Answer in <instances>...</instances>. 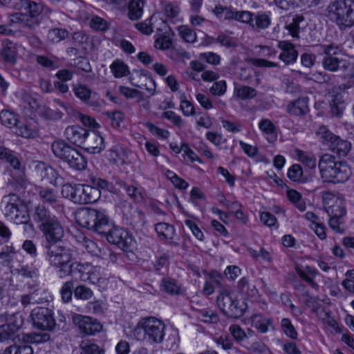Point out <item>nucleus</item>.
I'll return each mask as SVG.
<instances>
[{
    "label": "nucleus",
    "instance_id": "obj_1",
    "mask_svg": "<svg viewBox=\"0 0 354 354\" xmlns=\"http://www.w3.org/2000/svg\"><path fill=\"white\" fill-rule=\"evenodd\" d=\"M166 325L156 317L141 318L132 330V337L138 342L161 344L165 339Z\"/></svg>",
    "mask_w": 354,
    "mask_h": 354
},
{
    "label": "nucleus",
    "instance_id": "obj_2",
    "mask_svg": "<svg viewBox=\"0 0 354 354\" xmlns=\"http://www.w3.org/2000/svg\"><path fill=\"white\" fill-rule=\"evenodd\" d=\"M33 219L39 223V228L46 239V245L56 244L64 237V230L61 222L44 206L35 207Z\"/></svg>",
    "mask_w": 354,
    "mask_h": 354
},
{
    "label": "nucleus",
    "instance_id": "obj_3",
    "mask_svg": "<svg viewBox=\"0 0 354 354\" xmlns=\"http://www.w3.org/2000/svg\"><path fill=\"white\" fill-rule=\"evenodd\" d=\"M14 8L19 12L10 15L12 24H20L22 26L34 30L41 23L39 15L42 12V6L30 0H19Z\"/></svg>",
    "mask_w": 354,
    "mask_h": 354
},
{
    "label": "nucleus",
    "instance_id": "obj_4",
    "mask_svg": "<svg viewBox=\"0 0 354 354\" xmlns=\"http://www.w3.org/2000/svg\"><path fill=\"white\" fill-rule=\"evenodd\" d=\"M326 17L340 30L354 25V0H336L326 9Z\"/></svg>",
    "mask_w": 354,
    "mask_h": 354
},
{
    "label": "nucleus",
    "instance_id": "obj_5",
    "mask_svg": "<svg viewBox=\"0 0 354 354\" xmlns=\"http://www.w3.org/2000/svg\"><path fill=\"white\" fill-rule=\"evenodd\" d=\"M77 223L82 227L92 230L98 234L108 229V218L102 212L93 208H81L75 213Z\"/></svg>",
    "mask_w": 354,
    "mask_h": 354
},
{
    "label": "nucleus",
    "instance_id": "obj_6",
    "mask_svg": "<svg viewBox=\"0 0 354 354\" xmlns=\"http://www.w3.org/2000/svg\"><path fill=\"white\" fill-rule=\"evenodd\" d=\"M45 248L46 259L50 265L59 269L61 277L66 276L72 260L70 250L56 244L46 245Z\"/></svg>",
    "mask_w": 354,
    "mask_h": 354
},
{
    "label": "nucleus",
    "instance_id": "obj_7",
    "mask_svg": "<svg viewBox=\"0 0 354 354\" xmlns=\"http://www.w3.org/2000/svg\"><path fill=\"white\" fill-rule=\"evenodd\" d=\"M316 135L324 145L339 156H346L351 149V144L348 140L333 134L325 126H320Z\"/></svg>",
    "mask_w": 354,
    "mask_h": 354
},
{
    "label": "nucleus",
    "instance_id": "obj_8",
    "mask_svg": "<svg viewBox=\"0 0 354 354\" xmlns=\"http://www.w3.org/2000/svg\"><path fill=\"white\" fill-rule=\"evenodd\" d=\"M104 233L107 241L116 245L121 250L126 252H131L135 248V241L129 232L123 228L113 226L108 220V229Z\"/></svg>",
    "mask_w": 354,
    "mask_h": 354
},
{
    "label": "nucleus",
    "instance_id": "obj_9",
    "mask_svg": "<svg viewBox=\"0 0 354 354\" xmlns=\"http://www.w3.org/2000/svg\"><path fill=\"white\" fill-rule=\"evenodd\" d=\"M217 305L223 313L230 317H239L243 315L244 308L239 306V301L233 299L230 292L223 290L216 298Z\"/></svg>",
    "mask_w": 354,
    "mask_h": 354
},
{
    "label": "nucleus",
    "instance_id": "obj_10",
    "mask_svg": "<svg viewBox=\"0 0 354 354\" xmlns=\"http://www.w3.org/2000/svg\"><path fill=\"white\" fill-rule=\"evenodd\" d=\"M324 55L322 64L323 68L330 72H337L339 70L343 59L337 55L342 52V48L333 43L322 46Z\"/></svg>",
    "mask_w": 354,
    "mask_h": 354
},
{
    "label": "nucleus",
    "instance_id": "obj_11",
    "mask_svg": "<svg viewBox=\"0 0 354 354\" xmlns=\"http://www.w3.org/2000/svg\"><path fill=\"white\" fill-rule=\"evenodd\" d=\"M30 317L34 327L42 330H51L56 324L53 311L47 308H34Z\"/></svg>",
    "mask_w": 354,
    "mask_h": 354
},
{
    "label": "nucleus",
    "instance_id": "obj_12",
    "mask_svg": "<svg viewBox=\"0 0 354 354\" xmlns=\"http://www.w3.org/2000/svg\"><path fill=\"white\" fill-rule=\"evenodd\" d=\"M73 320L78 326L81 333L86 335H93L102 329V325L90 317L75 315L73 317Z\"/></svg>",
    "mask_w": 354,
    "mask_h": 354
},
{
    "label": "nucleus",
    "instance_id": "obj_13",
    "mask_svg": "<svg viewBox=\"0 0 354 354\" xmlns=\"http://www.w3.org/2000/svg\"><path fill=\"white\" fill-rule=\"evenodd\" d=\"M337 162L336 158L329 153H325L320 157L318 167L321 177L324 181L330 182Z\"/></svg>",
    "mask_w": 354,
    "mask_h": 354
},
{
    "label": "nucleus",
    "instance_id": "obj_14",
    "mask_svg": "<svg viewBox=\"0 0 354 354\" xmlns=\"http://www.w3.org/2000/svg\"><path fill=\"white\" fill-rule=\"evenodd\" d=\"M277 46L281 50L279 59L286 65L293 64L296 62L299 53L293 44L285 40L279 41Z\"/></svg>",
    "mask_w": 354,
    "mask_h": 354
},
{
    "label": "nucleus",
    "instance_id": "obj_15",
    "mask_svg": "<svg viewBox=\"0 0 354 354\" xmlns=\"http://www.w3.org/2000/svg\"><path fill=\"white\" fill-rule=\"evenodd\" d=\"M82 147L91 153H100L104 148L103 138L97 132L88 131Z\"/></svg>",
    "mask_w": 354,
    "mask_h": 354
},
{
    "label": "nucleus",
    "instance_id": "obj_16",
    "mask_svg": "<svg viewBox=\"0 0 354 354\" xmlns=\"http://www.w3.org/2000/svg\"><path fill=\"white\" fill-rule=\"evenodd\" d=\"M88 131L80 126L68 127L64 131L66 138L72 144L82 147Z\"/></svg>",
    "mask_w": 354,
    "mask_h": 354
},
{
    "label": "nucleus",
    "instance_id": "obj_17",
    "mask_svg": "<svg viewBox=\"0 0 354 354\" xmlns=\"http://www.w3.org/2000/svg\"><path fill=\"white\" fill-rule=\"evenodd\" d=\"M106 157L112 164L124 165L127 164L128 158L127 150L122 146L116 145L108 151Z\"/></svg>",
    "mask_w": 354,
    "mask_h": 354
},
{
    "label": "nucleus",
    "instance_id": "obj_18",
    "mask_svg": "<svg viewBox=\"0 0 354 354\" xmlns=\"http://www.w3.org/2000/svg\"><path fill=\"white\" fill-rule=\"evenodd\" d=\"M3 212L4 215L8 218L12 214L17 212L19 207L24 205L23 202L16 194H9L5 196L2 200Z\"/></svg>",
    "mask_w": 354,
    "mask_h": 354
},
{
    "label": "nucleus",
    "instance_id": "obj_19",
    "mask_svg": "<svg viewBox=\"0 0 354 354\" xmlns=\"http://www.w3.org/2000/svg\"><path fill=\"white\" fill-rule=\"evenodd\" d=\"M253 13L247 10H236L232 7H229L225 13V20H235L239 22L250 24L251 27H254L253 24Z\"/></svg>",
    "mask_w": 354,
    "mask_h": 354
},
{
    "label": "nucleus",
    "instance_id": "obj_20",
    "mask_svg": "<svg viewBox=\"0 0 354 354\" xmlns=\"http://www.w3.org/2000/svg\"><path fill=\"white\" fill-rule=\"evenodd\" d=\"M64 161L66 162L70 167L75 170L84 169L87 164L84 156L75 148L70 149V152L68 153Z\"/></svg>",
    "mask_w": 354,
    "mask_h": 354
},
{
    "label": "nucleus",
    "instance_id": "obj_21",
    "mask_svg": "<svg viewBox=\"0 0 354 354\" xmlns=\"http://www.w3.org/2000/svg\"><path fill=\"white\" fill-rule=\"evenodd\" d=\"M329 183H341L346 182L351 175V170L345 162L338 161L334 169Z\"/></svg>",
    "mask_w": 354,
    "mask_h": 354
},
{
    "label": "nucleus",
    "instance_id": "obj_22",
    "mask_svg": "<svg viewBox=\"0 0 354 354\" xmlns=\"http://www.w3.org/2000/svg\"><path fill=\"white\" fill-rule=\"evenodd\" d=\"M62 194L64 198H68L75 203L81 204L82 185H73L66 183L62 185Z\"/></svg>",
    "mask_w": 354,
    "mask_h": 354
},
{
    "label": "nucleus",
    "instance_id": "obj_23",
    "mask_svg": "<svg viewBox=\"0 0 354 354\" xmlns=\"http://www.w3.org/2000/svg\"><path fill=\"white\" fill-rule=\"evenodd\" d=\"M37 168L40 171V176L43 180L54 185H58L62 183V178L58 176L57 172L53 167H47L41 162L37 166Z\"/></svg>",
    "mask_w": 354,
    "mask_h": 354
},
{
    "label": "nucleus",
    "instance_id": "obj_24",
    "mask_svg": "<svg viewBox=\"0 0 354 354\" xmlns=\"http://www.w3.org/2000/svg\"><path fill=\"white\" fill-rule=\"evenodd\" d=\"M287 112L292 115H304L308 112V98L299 97L290 102L287 106Z\"/></svg>",
    "mask_w": 354,
    "mask_h": 354
},
{
    "label": "nucleus",
    "instance_id": "obj_25",
    "mask_svg": "<svg viewBox=\"0 0 354 354\" xmlns=\"http://www.w3.org/2000/svg\"><path fill=\"white\" fill-rule=\"evenodd\" d=\"M81 204L92 203L97 201L101 195L100 191L93 185H82Z\"/></svg>",
    "mask_w": 354,
    "mask_h": 354
},
{
    "label": "nucleus",
    "instance_id": "obj_26",
    "mask_svg": "<svg viewBox=\"0 0 354 354\" xmlns=\"http://www.w3.org/2000/svg\"><path fill=\"white\" fill-rule=\"evenodd\" d=\"M82 281H89L93 285H96L100 288H103L106 282L105 278L102 277L100 274V268L98 267L90 268L87 274H84Z\"/></svg>",
    "mask_w": 354,
    "mask_h": 354
},
{
    "label": "nucleus",
    "instance_id": "obj_27",
    "mask_svg": "<svg viewBox=\"0 0 354 354\" xmlns=\"http://www.w3.org/2000/svg\"><path fill=\"white\" fill-rule=\"evenodd\" d=\"M327 196H330L333 201V203L331 205H328L326 208V212L329 216L342 218L346 213L344 202L330 194H327Z\"/></svg>",
    "mask_w": 354,
    "mask_h": 354
},
{
    "label": "nucleus",
    "instance_id": "obj_28",
    "mask_svg": "<svg viewBox=\"0 0 354 354\" xmlns=\"http://www.w3.org/2000/svg\"><path fill=\"white\" fill-rule=\"evenodd\" d=\"M8 218L17 225L26 224L28 225L30 229L33 228L32 224L29 223L30 216L28 214V211L24 205L21 207H19L17 212H15L12 216H9Z\"/></svg>",
    "mask_w": 354,
    "mask_h": 354
},
{
    "label": "nucleus",
    "instance_id": "obj_29",
    "mask_svg": "<svg viewBox=\"0 0 354 354\" xmlns=\"http://www.w3.org/2000/svg\"><path fill=\"white\" fill-rule=\"evenodd\" d=\"M305 25L304 17L302 15H296L290 23L286 25L285 28L292 37L299 38V31Z\"/></svg>",
    "mask_w": 354,
    "mask_h": 354
},
{
    "label": "nucleus",
    "instance_id": "obj_30",
    "mask_svg": "<svg viewBox=\"0 0 354 354\" xmlns=\"http://www.w3.org/2000/svg\"><path fill=\"white\" fill-rule=\"evenodd\" d=\"M339 71L342 77L351 86L354 84V60H343Z\"/></svg>",
    "mask_w": 354,
    "mask_h": 354
},
{
    "label": "nucleus",
    "instance_id": "obj_31",
    "mask_svg": "<svg viewBox=\"0 0 354 354\" xmlns=\"http://www.w3.org/2000/svg\"><path fill=\"white\" fill-rule=\"evenodd\" d=\"M155 230L160 240H171L175 234L174 226L167 223H157L155 225Z\"/></svg>",
    "mask_w": 354,
    "mask_h": 354
},
{
    "label": "nucleus",
    "instance_id": "obj_32",
    "mask_svg": "<svg viewBox=\"0 0 354 354\" xmlns=\"http://www.w3.org/2000/svg\"><path fill=\"white\" fill-rule=\"evenodd\" d=\"M73 147L68 145L62 140H55L51 144V150L53 154L63 161L66 159V156L70 152V149Z\"/></svg>",
    "mask_w": 354,
    "mask_h": 354
},
{
    "label": "nucleus",
    "instance_id": "obj_33",
    "mask_svg": "<svg viewBox=\"0 0 354 354\" xmlns=\"http://www.w3.org/2000/svg\"><path fill=\"white\" fill-rule=\"evenodd\" d=\"M144 5L142 0H131L129 3L128 17L132 21L139 19L142 15Z\"/></svg>",
    "mask_w": 354,
    "mask_h": 354
},
{
    "label": "nucleus",
    "instance_id": "obj_34",
    "mask_svg": "<svg viewBox=\"0 0 354 354\" xmlns=\"http://www.w3.org/2000/svg\"><path fill=\"white\" fill-rule=\"evenodd\" d=\"M17 337L19 340H22L24 343L39 344L50 339V335L48 333H22L18 335Z\"/></svg>",
    "mask_w": 354,
    "mask_h": 354
},
{
    "label": "nucleus",
    "instance_id": "obj_35",
    "mask_svg": "<svg viewBox=\"0 0 354 354\" xmlns=\"http://www.w3.org/2000/svg\"><path fill=\"white\" fill-rule=\"evenodd\" d=\"M89 269L90 266L88 265H84L79 262H73L69 265L68 268V272L66 275L71 274L75 279L78 278L82 280V277H84V274H88Z\"/></svg>",
    "mask_w": 354,
    "mask_h": 354
},
{
    "label": "nucleus",
    "instance_id": "obj_36",
    "mask_svg": "<svg viewBox=\"0 0 354 354\" xmlns=\"http://www.w3.org/2000/svg\"><path fill=\"white\" fill-rule=\"evenodd\" d=\"M1 55L3 59L10 64L16 62L17 48L15 44L8 41L4 44L1 51Z\"/></svg>",
    "mask_w": 354,
    "mask_h": 354
},
{
    "label": "nucleus",
    "instance_id": "obj_37",
    "mask_svg": "<svg viewBox=\"0 0 354 354\" xmlns=\"http://www.w3.org/2000/svg\"><path fill=\"white\" fill-rule=\"evenodd\" d=\"M252 324L261 333L268 331V326L272 323V319L263 317L260 314H255L251 317Z\"/></svg>",
    "mask_w": 354,
    "mask_h": 354
},
{
    "label": "nucleus",
    "instance_id": "obj_38",
    "mask_svg": "<svg viewBox=\"0 0 354 354\" xmlns=\"http://www.w3.org/2000/svg\"><path fill=\"white\" fill-rule=\"evenodd\" d=\"M0 159L6 160L15 169H19L20 162L15 153L8 148L0 146Z\"/></svg>",
    "mask_w": 354,
    "mask_h": 354
},
{
    "label": "nucleus",
    "instance_id": "obj_39",
    "mask_svg": "<svg viewBox=\"0 0 354 354\" xmlns=\"http://www.w3.org/2000/svg\"><path fill=\"white\" fill-rule=\"evenodd\" d=\"M68 36V31L65 28H55L48 30L47 39L49 42L55 44L64 40Z\"/></svg>",
    "mask_w": 354,
    "mask_h": 354
},
{
    "label": "nucleus",
    "instance_id": "obj_40",
    "mask_svg": "<svg viewBox=\"0 0 354 354\" xmlns=\"http://www.w3.org/2000/svg\"><path fill=\"white\" fill-rule=\"evenodd\" d=\"M110 69L114 77L116 78L125 77L129 73L127 65L120 59L115 60L110 65Z\"/></svg>",
    "mask_w": 354,
    "mask_h": 354
},
{
    "label": "nucleus",
    "instance_id": "obj_41",
    "mask_svg": "<svg viewBox=\"0 0 354 354\" xmlns=\"http://www.w3.org/2000/svg\"><path fill=\"white\" fill-rule=\"evenodd\" d=\"M30 293L32 295V300L35 304H43L52 300L50 294L46 289L42 287H37Z\"/></svg>",
    "mask_w": 354,
    "mask_h": 354
},
{
    "label": "nucleus",
    "instance_id": "obj_42",
    "mask_svg": "<svg viewBox=\"0 0 354 354\" xmlns=\"http://www.w3.org/2000/svg\"><path fill=\"white\" fill-rule=\"evenodd\" d=\"M79 242L92 255L98 256L101 254L100 248L92 240L82 236L80 237Z\"/></svg>",
    "mask_w": 354,
    "mask_h": 354
},
{
    "label": "nucleus",
    "instance_id": "obj_43",
    "mask_svg": "<svg viewBox=\"0 0 354 354\" xmlns=\"http://www.w3.org/2000/svg\"><path fill=\"white\" fill-rule=\"evenodd\" d=\"M298 160L310 169H314L316 167V159L313 155L304 152L300 149L295 150Z\"/></svg>",
    "mask_w": 354,
    "mask_h": 354
},
{
    "label": "nucleus",
    "instance_id": "obj_44",
    "mask_svg": "<svg viewBox=\"0 0 354 354\" xmlns=\"http://www.w3.org/2000/svg\"><path fill=\"white\" fill-rule=\"evenodd\" d=\"M234 93L243 100H250L257 95L256 90L247 86L235 88Z\"/></svg>",
    "mask_w": 354,
    "mask_h": 354
},
{
    "label": "nucleus",
    "instance_id": "obj_45",
    "mask_svg": "<svg viewBox=\"0 0 354 354\" xmlns=\"http://www.w3.org/2000/svg\"><path fill=\"white\" fill-rule=\"evenodd\" d=\"M178 32L180 37L187 42L194 43L196 41V33L187 26H178Z\"/></svg>",
    "mask_w": 354,
    "mask_h": 354
},
{
    "label": "nucleus",
    "instance_id": "obj_46",
    "mask_svg": "<svg viewBox=\"0 0 354 354\" xmlns=\"http://www.w3.org/2000/svg\"><path fill=\"white\" fill-rule=\"evenodd\" d=\"M73 92L77 97L83 102H88L91 95V91L84 84H77L73 86Z\"/></svg>",
    "mask_w": 354,
    "mask_h": 354
},
{
    "label": "nucleus",
    "instance_id": "obj_47",
    "mask_svg": "<svg viewBox=\"0 0 354 354\" xmlns=\"http://www.w3.org/2000/svg\"><path fill=\"white\" fill-rule=\"evenodd\" d=\"M255 23H253L254 27L259 29H266L271 24V19L268 13H259L254 17Z\"/></svg>",
    "mask_w": 354,
    "mask_h": 354
},
{
    "label": "nucleus",
    "instance_id": "obj_48",
    "mask_svg": "<svg viewBox=\"0 0 354 354\" xmlns=\"http://www.w3.org/2000/svg\"><path fill=\"white\" fill-rule=\"evenodd\" d=\"M15 271L18 274L28 278H35L37 275V269L29 265H19L15 269Z\"/></svg>",
    "mask_w": 354,
    "mask_h": 354
},
{
    "label": "nucleus",
    "instance_id": "obj_49",
    "mask_svg": "<svg viewBox=\"0 0 354 354\" xmlns=\"http://www.w3.org/2000/svg\"><path fill=\"white\" fill-rule=\"evenodd\" d=\"M288 199L295 204V205L301 211H304L306 204L301 198V195L295 189L288 190L287 192Z\"/></svg>",
    "mask_w": 354,
    "mask_h": 354
},
{
    "label": "nucleus",
    "instance_id": "obj_50",
    "mask_svg": "<svg viewBox=\"0 0 354 354\" xmlns=\"http://www.w3.org/2000/svg\"><path fill=\"white\" fill-rule=\"evenodd\" d=\"M287 176L292 181H304L303 170L301 167L298 164H295L288 169Z\"/></svg>",
    "mask_w": 354,
    "mask_h": 354
},
{
    "label": "nucleus",
    "instance_id": "obj_51",
    "mask_svg": "<svg viewBox=\"0 0 354 354\" xmlns=\"http://www.w3.org/2000/svg\"><path fill=\"white\" fill-rule=\"evenodd\" d=\"M80 348V354H102V350L97 344L88 340L82 342Z\"/></svg>",
    "mask_w": 354,
    "mask_h": 354
},
{
    "label": "nucleus",
    "instance_id": "obj_52",
    "mask_svg": "<svg viewBox=\"0 0 354 354\" xmlns=\"http://www.w3.org/2000/svg\"><path fill=\"white\" fill-rule=\"evenodd\" d=\"M281 327L286 336L292 339H297V333L289 319L283 318L281 321Z\"/></svg>",
    "mask_w": 354,
    "mask_h": 354
},
{
    "label": "nucleus",
    "instance_id": "obj_53",
    "mask_svg": "<svg viewBox=\"0 0 354 354\" xmlns=\"http://www.w3.org/2000/svg\"><path fill=\"white\" fill-rule=\"evenodd\" d=\"M198 318L205 323L215 324L219 320L218 315L212 310H202L198 313Z\"/></svg>",
    "mask_w": 354,
    "mask_h": 354
},
{
    "label": "nucleus",
    "instance_id": "obj_54",
    "mask_svg": "<svg viewBox=\"0 0 354 354\" xmlns=\"http://www.w3.org/2000/svg\"><path fill=\"white\" fill-rule=\"evenodd\" d=\"M0 120L2 124L11 128L17 123V117L8 111H2L0 113Z\"/></svg>",
    "mask_w": 354,
    "mask_h": 354
},
{
    "label": "nucleus",
    "instance_id": "obj_55",
    "mask_svg": "<svg viewBox=\"0 0 354 354\" xmlns=\"http://www.w3.org/2000/svg\"><path fill=\"white\" fill-rule=\"evenodd\" d=\"M17 133L25 138H35L38 136V131L30 124H22L18 128Z\"/></svg>",
    "mask_w": 354,
    "mask_h": 354
},
{
    "label": "nucleus",
    "instance_id": "obj_56",
    "mask_svg": "<svg viewBox=\"0 0 354 354\" xmlns=\"http://www.w3.org/2000/svg\"><path fill=\"white\" fill-rule=\"evenodd\" d=\"M74 295L78 299L88 300L93 295V291L88 287L80 285L74 290Z\"/></svg>",
    "mask_w": 354,
    "mask_h": 354
},
{
    "label": "nucleus",
    "instance_id": "obj_57",
    "mask_svg": "<svg viewBox=\"0 0 354 354\" xmlns=\"http://www.w3.org/2000/svg\"><path fill=\"white\" fill-rule=\"evenodd\" d=\"M120 184L125 188L127 194L136 203H140L143 201L142 194L138 189L131 185H127L124 182L121 181Z\"/></svg>",
    "mask_w": 354,
    "mask_h": 354
},
{
    "label": "nucleus",
    "instance_id": "obj_58",
    "mask_svg": "<svg viewBox=\"0 0 354 354\" xmlns=\"http://www.w3.org/2000/svg\"><path fill=\"white\" fill-rule=\"evenodd\" d=\"M162 288L169 294H178L180 291L179 286L176 281L171 279H164L161 284Z\"/></svg>",
    "mask_w": 354,
    "mask_h": 354
},
{
    "label": "nucleus",
    "instance_id": "obj_59",
    "mask_svg": "<svg viewBox=\"0 0 354 354\" xmlns=\"http://www.w3.org/2000/svg\"><path fill=\"white\" fill-rule=\"evenodd\" d=\"M153 16L151 17L149 19L141 21L139 23H137L135 24V28L142 32V34L149 35H151L153 32V28H152V20H153Z\"/></svg>",
    "mask_w": 354,
    "mask_h": 354
},
{
    "label": "nucleus",
    "instance_id": "obj_60",
    "mask_svg": "<svg viewBox=\"0 0 354 354\" xmlns=\"http://www.w3.org/2000/svg\"><path fill=\"white\" fill-rule=\"evenodd\" d=\"M342 218L337 216H330L328 221L329 227L336 233L342 234L344 232V222Z\"/></svg>",
    "mask_w": 354,
    "mask_h": 354
},
{
    "label": "nucleus",
    "instance_id": "obj_61",
    "mask_svg": "<svg viewBox=\"0 0 354 354\" xmlns=\"http://www.w3.org/2000/svg\"><path fill=\"white\" fill-rule=\"evenodd\" d=\"M73 283L71 281L64 283L61 289L62 299L64 302H68L72 299Z\"/></svg>",
    "mask_w": 354,
    "mask_h": 354
},
{
    "label": "nucleus",
    "instance_id": "obj_62",
    "mask_svg": "<svg viewBox=\"0 0 354 354\" xmlns=\"http://www.w3.org/2000/svg\"><path fill=\"white\" fill-rule=\"evenodd\" d=\"M227 89V85L225 80L215 82L209 88V92L213 95L221 96L225 94Z\"/></svg>",
    "mask_w": 354,
    "mask_h": 354
},
{
    "label": "nucleus",
    "instance_id": "obj_63",
    "mask_svg": "<svg viewBox=\"0 0 354 354\" xmlns=\"http://www.w3.org/2000/svg\"><path fill=\"white\" fill-rule=\"evenodd\" d=\"M105 115L111 120V124L115 127H118L124 118L123 113L120 111H106Z\"/></svg>",
    "mask_w": 354,
    "mask_h": 354
},
{
    "label": "nucleus",
    "instance_id": "obj_64",
    "mask_svg": "<svg viewBox=\"0 0 354 354\" xmlns=\"http://www.w3.org/2000/svg\"><path fill=\"white\" fill-rule=\"evenodd\" d=\"M39 195L45 202L50 205H55L57 203V196L51 189H42L39 192Z\"/></svg>",
    "mask_w": 354,
    "mask_h": 354
}]
</instances>
